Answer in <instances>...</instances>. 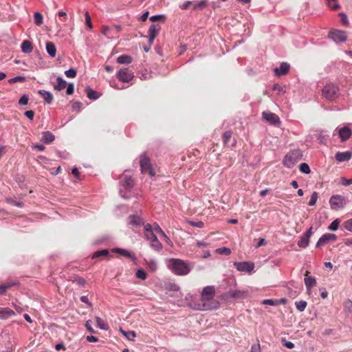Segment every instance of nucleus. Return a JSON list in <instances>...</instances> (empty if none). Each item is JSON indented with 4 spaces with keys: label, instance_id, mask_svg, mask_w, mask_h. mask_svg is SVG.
<instances>
[{
    "label": "nucleus",
    "instance_id": "21",
    "mask_svg": "<svg viewBox=\"0 0 352 352\" xmlns=\"http://www.w3.org/2000/svg\"><path fill=\"white\" fill-rule=\"evenodd\" d=\"M15 314L14 311L10 308L0 309V319L6 320Z\"/></svg>",
    "mask_w": 352,
    "mask_h": 352
},
{
    "label": "nucleus",
    "instance_id": "48",
    "mask_svg": "<svg viewBox=\"0 0 352 352\" xmlns=\"http://www.w3.org/2000/svg\"><path fill=\"white\" fill-rule=\"evenodd\" d=\"M217 252L220 254H225V255H229L231 253V250L228 248L223 247L218 248L217 250Z\"/></svg>",
    "mask_w": 352,
    "mask_h": 352
},
{
    "label": "nucleus",
    "instance_id": "22",
    "mask_svg": "<svg viewBox=\"0 0 352 352\" xmlns=\"http://www.w3.org/2000/svg\"><path fill=\"white\" fill-rule=\"evenodd\" d=\"M144 234L147 240L150 241L153 239L156 234L154 233L153 227L151 224L147 223L144 226Z\"/></svg>",
    "mask_w": 352,
    "mask_h": 352
},
{
    "label": "nucleus",
    "instance_id": "59",
    "mask_svg": "<svg viewBox=\"0 0 352 352\" xmlns=\"http://www.w3.org/2000/svg\"><path fill=\"white\" fill-rule=\"evenodd\" d=\"M248 352H261L260 344L257 343L256 344H253L251 346V350Z\"/></svg>",
    "mask_w": 352,
    "mask_h": 352
},
{
    "label": "nucleus",
    "instance_id": "1",
    "mask_svg": "<svg viewBox=\"0 0 352 352\" xmlns=\"http://www.w3.org/2000/svg\"><path fill=\"white\" fill-rule=\"evenodd\" d=\"M214 287L206 286L202 289L200 299L198 301H192L190 306L194 309L200 311L215 309L219 307V302L214 299Z\"/></svg>",
    "mask_w": 352,
    "mask_h": 352
},
{
    "label": "nucleus",
    "instance_id": "5",
    "mask_svg": "<svg viewBox=\"0 0 352 352\" xmlns=\"http://www.w3.org/2000/svg\"><path fill=\"white\" fill-rule=\"evenodd\" d=\"M339 87L336 84L328 83L322 90V96L330 101L334 100L338 96Z\"/></svg>",
    "mask_w": 352,
    "mask_h": 352
},
{
    "label": "nucleus",
    "instance_id": "45",
    "mask_svg": "<svg viewBox=\"0 0 352 352\" xmlns=\"http://www.w3.org/2000/svg\"><path fill=\"white\" fill-rule=\"evenodd\" d=\"M340 225V221L338 219L334 220L328 227V229L331 231H336Z\"/></svg>",
    "mask_w": 352,
    "mask_h": 352
},
{
    "label": "nucleus",
    "instance_id": "23",
    "mask_svg": "<svg viewBox=\"0 0 352 352\" xmlns=\"http://www.w3.org/2000/svg\"><path fill=\"white\" fill-rule=\"evenodd\" d=\"M55 140L54 135L47 131L43 133L41 141L45 144H50Z\"/></svg>",
    "mask_w": 352,
    "mask_h": 352
},
{
    "label": "nucleus",
    "instance_id": "36",
    "mask_svg": "<svg viewBox=\"0 0 352 352\" xmlns=\"http://www.w3.org/2000/svg\"><path fill=\"white\" fill-rule=\"evenodd\" d=\"M34 23L38 26L41 25L43 23V15L38 12H36L34 13Z\"/></svg>",
    "mask_w": 352,
    "mask_h": 352
},
{
    "label": "nucleus",
    "instance_id": "13",
    "mask_svg": "<svg viewBox=\"0 0 352 352\" xmlns=\"http://www.w3.org/2000/svg\"><path fill=\"white\" fill-rule=\"evenodd\" d=\"M337 236L331 233H326L323 234L317 241L316 246L317 248L322 246L330 241H336L337 240Z\"/></svg>",
    "mask_w": 352,
    "mask_h": 352
},
{
    "label": "nucleus",
    "instance_id": "52",
    "mask_svg": "<svg viewBox=\"0 0 352 352\" xmlns=\"http://www.w3.org/2000/svg\"><path fill=\"white\" fill-rule=\"evenodd\" d=\"M28 96L26 95H23L19 100V104L21 105H26L28 103Z\"/></svg>",
    "mask_w": 352,
    "mask_h": 352
},
{
    "label": "nucleus",
    "instance_id": "42",
    "mask_svg": "<svg viewBox=\"0 0 352 352\" xmlns=\"http://www.w3.org/2000/svg\"><path fill=\"white\" fill-rule=\"evenodd\" d=\"M318 192H313L311 195V198H310V200L308 203V205L309 206H314L316 205V201L318 200Z\"/></svg>",
    "mask_w": 352,
    "mask_h": 352
},
{
    "label": "nucleus",
    "instance_id": "63",
    "mask_svg": "<svg viewBox=\"0 0 352 352\" xmlns=\"http://www.w3.org/2000/svg\"><path fill=\"white\" fill-rule=\"evenodd\" d=\"M272 89L274 91H277L278 92L285 93V91L283 90V87L277 83H275L273 85Z\"/></svg>",
    "mask_w": 352,
    "mask_h": 352
},
{
    "label": "nucleus",
    "instance_id": "32",
    "mask_svg": "<svg viewBox=\"0 0 352 352\" xmlns=\"http://www.w3.org/2000/svg\"><path fill=\"white\" fill-rule=\"evenodd\" d=\"M309 244V239L306 237L304 234L300 237V240L298 241V245L300 248H305Z\"/></svg>",
    "mask_w": 352,
    "mask_h": 352
},
{
    "label": "nucleus",
    "instance_id": "56",
    "mask_svg": "<svg viewBox=\"0 0 352 352\" xmlns=\"http://www.w3.org/2000/svg\"><path fill=\"white\" fill-rule=\"evenodd\" d=\"M85 21H86V24L88 26V28L89 29H91L92 28L91 19V16L88 12H86V13H85Z\"/></svg>",
    "mask_w": 352,
    "mask_h": 352
},
{
    "label": "nucleus",
    "instance_id": "58",
    "mask_svg": "<svg viewBox=\"0 0 352 352\" xmlns=\"http://www.w3.org/2000/svg\"><path fill=\"white\" fill-rule=\"evenodd\" d=\"M190 224L196 228H202L204 226V223L202 221H190Z\"/></svg>",
    "mask_w": 352,
    "mask_h": 352
},
{
    "label": "nucleus",
    "instance_id": "41",
    "mask_svg": "<svg viewBox=\"0 0 352 352\" xmlns=\"http://www.w3.org/2000/svg\"><path fill=\"white\" fill-rule=\"evenodd\" d=\"M299 170L301 173L309 174L311 172L310 168L307 163H302L299 166Z\"/></svg>",
    "mask_w": 352,
    "mask_h": 352
},
{
    "label": "nucleus",
    "instance_id": "26",
    "mask_svg": "<svg viewBox=\"0 0 352 352\" xmlns=\"http://www.w3.org/2000/svg\"><path fill=\"white\" fill-rule=\"evenodd\" d=\"M86 92H87V98L90 100H97L101 96L100 93L92 89L90 87H88L86 89Z\"/></svg>",
    "mask_w": 352,
    "mask_h": 352
},
{
    "label": "nucleus",
    "instance_id": "30",
    "mask_svg": "<svg viewBox=\"0 0 352 352\" xmlns=\"http://www.w3.org/2000/svg\"><path fill=\"white\" fill-rule=\"evenodd\" d=\"M57 84L54 85V89L58 91H60L65 88L67 86L66 81L61 77H58L56 78Z\"/></svg>",
    "mask_w": 352,
    "mask_h": 352
},
{
    "label": "nucleus",
    "instance_id": "4",
    "mask_svg": "<svg viewBox=\"0 0 352 352\" xmlns=\"http://www.w3.org/2000/svg\"><path fill=\"white\" fill-rule=\"evenodd\" d=\"M302 154L300 150L295 149L288 153L284 157L283 165L291 168L295 166V164L301 160Z\"/></svg>",
    "mask_w": 352,
    "mask_h": 352
},
{
    "label": "nucleus",
    "instance_id": "10",
    "mask_svg": "<svg viewBox=\"0 0 352 352\" xmlns=\"http://www.w3.org/2000/svg\"><path fill=\"white\" fill-rule=\"evenodd\" d=\"M118 78L120 81L129 82L133 77V72L129 70V67H122L117 74Z\"/></svg>",
    "mask_w": 352,
    "mask_h": 352
},
{
    "label": "nucleus",
    "instance_id": "7",
    "mask_svg": "<svg viewBox=\"0 0 352 352\" xmlns=\"http://www.w3.org/2000/svg\"><path fill=\"white\" fill-rule=\"evenodd\" d=\"M164 67H140L138 71V75L142 80H148L154 76L157 75V73H160L162 69Z\"/></svg>",
    "mask_w": 352,
    "mask_h": 352
},
{
    "label": "nucleus",
    "instance_id": "47",
    "mask_svg": "<svg viewBox=\"0 0 352 352\" xmlns=\"http://www.w3.org/2000/svg\"><path fill=\"white\" fill-rule=\"evenodd\" d=\"M65 74L67 78H74L76 76V70L71 67L65 72Z\"/></svg>",
    "mask_w": 352,
    "mask_h": 352
},
{
    "label": "nucleus",
    "instance_id": "15",
    "mask_svg": "<svg viewBox=\"0 0 352 352\" xmlns=\"http://www.w3.org/2000/svg\"><path fill=\"white\" fill-rule=\"evenodd\" d=\"M129 224L132 226L139 227L144 224V219L141 215L135 214H131L128 217Z\"/></svg>",
    "mask_w": 352,
    "mask_h": 352
},
{
    "label": "nucleus",
    "instance_id": "62",
    "mask_svg": "<svg viewBox=\"0 0 352 352\" xmlns=\"http://www.w3.org/2000/svg\"><path fill=\"white\" fill-rule=\"evenodd\" d=\"M282 342H283V345L288 349H293L294 347V343H292V342L287 341L285 339H283L282 340Z\"/></svg>",
    "mask_w": 352,
    "mask_h": 352
},
{
    "label": "nucleus",
    "instance_id": "17",
    "mask_svg": "<svg viewBox=\"0 0 352 352\" xmlns=\"http://www.w3.org/2000/svg\"><path fill=\"white\" fill-rule=\"evenodd\" d=\"M352 152H338L335 155V159L339 162H348L351 159Z\"/></svg>",
    "mask_w": 352,
    "mask_h": 352
},
{
    "label": "nucleus",
    "instance_id": "20",
    "mask_svg": "<svg viewBox=\"0 0 352 352\" xmlns=\"http://www.w3.org/2000/svg\"><path fill=\"white\" fill-rule=\"evenodd\" d=\"M38 93L43 97L46 103L51 104L53 101L54 96L51 92L44 89H40Z\"/></svg>",
    "mask_w": 352,
    "mask_h": 352
},
{
    "label": "nucleus",
    "instance_id": "8",
    "mask_svg": "<svg viewBox=\"0 0 352 352\" xmlns=\"http://www.w3.org/2000/svg\"><path fill=\"white\" fill-rule=\"evenodd\" d=\"M234 266L241 272L252 274L254 272V263L250 261L234 262Z\"/></svg>",
    "mask_w": 352,
    "mask_h": 352
},
{
    "label": "nucleus",
    "instance_id": "24",
    "mask_svg": "<svg viewBox=\"0 0 352 352\" xmlns=\"http://www.w3.org/2000/svg\"><path fill=\"white\" fill-rule=\"evenodd\" d=\"M150 245L154 250L157 252H160L163 248L162 244L158 240L157 236L150 240Z\"/></svg>",
    "mask_w": 352,
    "mask_h": 352
},
{
    "label": "nucleus",
    "instance_id": "55",
    "mask_svg": "<svg viewBox=\"0 0 352 352\" xmlns=\"http://www.w3.org/2000/svg\"><path fill=\"white\" fill-rule=\"evenodd\" d=\"M262 304L275 306L278 305V302H276V300H274L272 299H265L263 300Z\"/></svg>",
    "mask_w": 352,
    "mask_h": 352
},
{
    "label": "nucleus",
    "instance_id": "6",
    "mask_svg": "<svg viewBox=\"0 0 352 352\" xmlns=\"http://www.w3.org/2000/svg\"><path fill=\"white\" fill-rule=\"evenodd\" d=\"M140 164L142 173L148 174L151 177L155 176V173L151 166L150 159L146 154L140 155Z\"/></svg>",
    "mask_w": 352,
    "mask_h": 352
},
{
    "label": "nucleus",
    "instance_id": "38",
    "mask_svg": "<svg viewBox=\"0 0 352 352\" xmlns=\"http://www.w3.org/2000/svg\"><path fill=\"white\" fill-rule=\"evenodd\" d=\"M344 311L346 313H352V301L349 299L344 302Z\"/></svg>",
    "mask_w": 352,
    "mask_h": 352
},
{
    "label": "nucleus",
    "instance_id": "9",
    "mask_svg": "<svg viewBox=\"0 0 352 352\" xmlns=\"http://www.w3.org/2000/svg\"><path fill=\"white\" fill-rule=\"evenodd\" d=\"M345 199L341 195H333L329 199V204L332 210H338L345 206Z\"/></svg>",
    "mask_w": 352,
    "mask_h": 352
},
{
    "label": "nucleus",
    "instance_id": "53",
    "mask_svg": "<svg viewBox=\"0 0 352 352\" xmlns=\"http://www.w3.org/2000/svg\"><path fill=\"white\" fill-rule=\"evenodd\" d=\"M339 15L341 17V22L343 25H349V20H348V17L346 16V14H344V12H341L339 14Z\"/></svg>",
    "mask_w": 352,
    "mask_h": 352
},
{
    "label": "nucleus",
    "instance_id": "28",
    "mask_svg": "<svg viewBox=\"0 0 352 352\" xmlns=\"http://www.w3.org/2000/svg\"><path fill=\"white\" fill-rule=\"evenodd\" d=\"M132 57L126 55V54H122L117 58V63L120 65L124 64H130L132 62Z\"/></svg>",
    "mask_w": 352,
    "mask_h": 352
},
{
    "label": "nucleus",
    "instance_id": "35",
    "mask_svg": "<svg viewBox=\"0 0 352 352\" xmlns=\"http://www.w3.org/2000/svg\"><path fill=\"white\" fill-rule=\"evenodd\" d=\"M96 325L99 329H102V330L108 329V325L100 317H98V316L96 317Z\"/></svg>",
    "mask_w": 352,
    "mask_h": 352
},
{
    "label": "nucleus",
    "instance_id": "51",
    "mask_svg": "<svg viewBox=\"0 0 352 352\" xmlns=\"http://www.w3.org/2000/svg\"><path fill=\"white\" fill-rule=\"evenodd\" d=\"M343 226L347 231L352 232V218L344 221Z\"/></svg>",
    "mask_w": 352,
    "mask_h": 352
},
{
    "label": "nucleus",
    "instance_id": "25",
    "mask_svg": "<svg viewBox=\"0 0 352 352\" xmlns=\"http://www.w3.org/2000/svg\"><path fill=\"white\" fill-rule=\"evenodd\" d=\"M191 2L192 3L191 4L192 9L194 10H197V9L203 10L204 8H205L207 6V1L206 0H201L200 1H191Z\"/></svg>",
    "mask_w": 352,
    "mask_h": 352
},
{
    "label": "nucleus",
    "instance_id": "29",
    "mask_svg": "<svg viewBox=\"0 0 352 352\" xmlns=\"http://www.w3.org/2000/svg\"><path fill=\"white\" fill-rule=\"evenodd\" d=\"M46 50L49 55H50L52 57H54L56 56V48L55 45L51 42H47L46 43Z\"/></svg>",
    "mask_w": 352,
    "mask_h": 352
},
{
    "label": "nucleus",
    "instance_id": "27",
    "mask_svg": "<svg viewBox=\"0 0 352 352\" xmlns=\"http://www.w3.org/2000/svg\"><path fill=\"white\" fill-rule=\"evenodd\" d=\"M21 50L26 54L31 53L33 50L32 43L28 40L24 41L21 44Z\"/></svg>",
    "mask_w": 352,
    "mask_h": 352
},
{
    "label": "nucleus",
    "instance_id": "19",
    "mask_svg": "<svg viewBox=\"0 0 352 352\" xmlns=\"http://www.w3.org/2000/svg\"><path fill=\"white\" fill-rule=\"evenodd\" d=\"M309 272H306V275L304 278L305 284L307 291L309 292L313 286H314L316 283V280L315 277L313 276H307Z\"/></svg>",
    "mask_w": 352,
    "mask_h": 352
},
{
    "label": "nucleus",
    "instance_id": "60",
    "mask_svg": "<svg viewBox=\"0 0 352 352\" xmlns=\"http://www.w3.org/2000/svg\"><path fill=\"white\" fill-rule=\"evenodd\" d=\"M74 91V85L73 83H69L67 85L66 93L68 95H72V94H73Z\"/></svg>",
    "mask_w": 352,
    "mask_h": 352
},
{
    "label": "nucleus",
    "instance_id": "43",
    "mask_svg": "<svg viewBox=\"0 0 352 352\" xmlns=\"http://www.w3.org/2000/svg\"><path fill=\"white\" fill-rule=\"evenodd\" d=\"M136 277L141 280H145L147 278V274L143 269H139L136 272Z\"/></svg>",
    "mask_w": 352,
    "mask_h": 352
},
{
    "label": "nucleus",
    "instance_id": "49",
    "mask_svg": "<svg viewBox=\"0 0 352 352\" xmlns=\"http://www.w3.org/2000/svg\"><path fill=\"white\" fill-rule=\"evenodd\" d=\"M232 133L230 131H226L223 135V140L225 144H228L232 137Z\"/></svg>",
    "mask_w": 352,
    "mask_h": 352
},
{
    "label": "nucleus",
    "instance_id": "14",
    "mask_svg": "<svg viewBox=\"0 0 352 352\" xmlns=\"http://www.w3.org/2000/svg\"><path fill=\"white\" fill-rule=\"evenodd\" d=\"M160 30V25L158 24H152L148 31L149 39L148 43L152 45L155 38L157 36Z\"/></svg>",
    "mask_w": 352,
    "mask_h": 352
},
{
    "label": "nucleus",
    "instance_id": "16",
    "mask_svg": "<svg viewBox=\"0 0 352 352\" xmlns=\"http://www.w3.org/2000/svg\"><path fill=\"white\" fill-rule=\"evenodd\" d=\"M352 135V131L348 126H344L338 129V135L342 142L348 140Z\"/></svg>",
    "mask_w": 352,
    "mask_h": 352
},
{
    "label": "nucleus",
    "instance_id": "64",
    "mask_svg": "<svg viewBox=\"0 0 352 352\" xmlns=\"http://www.w3.org/2000/svg\"><path fill=\"white\" fill-rule=\"evenodd\" d=\"M192 3L191 1H186L182 5L180 6V8L182 10L188 9Z\"/></svg>",
    "mask_w": 352,
    "mask_h": 352
},
{
    "label": "nucleus",
    "instance_id": "39",
    "mask_svg": "<svg viewBox=\"0 0 352 352\" xmlns=\"http://www.w3.org/2000/svg\"><path fill=\"white\" fill-rule=\"evenodd\" d=\"M146 264L148 267V269L151 272H155L157 269V262L154 259H150L148 261H146Z\"/></svg>",
    "mask_w": 352,
    "mask_h": 352
},
{
    "label": "nucleus",
    "instance_id": "11",
    "mask_svg": "<svg viewBox=\"0 0 352 352\" xmlns=\"http://www.w3.org/2000/svg\"><path fill=\"white\" fill-rule=\"evenodd\" d=\"M329 37L336 43L346 41V33L339 30H333L329 32Z\"/></svg>",
    "mask_w": 352,
    "mask_h": 352
},
{
    "label": "nucleus",
    "instance_id": "3",
    "mask_svg": "<svg viewBox=\"0 0 352 352\" xmlns=\"http://www.w3.org/2000/svg\"><path fill=\"white\" fill-rule=\"evenodd\" d=\"M126 170L120 177L119 193L120 195L124 199L129 198L126 195L127 192H130L134 186L135 182L132 176L129 175Z\"/></svg>",
    "mask_w": 352,
    "mask_h": 352
},
{
    "label": "nucleus",
    "instance_id": "12",
    "mask_svg": "<svg viewBox=\"0 0 352 352\" xmlns=\"http://www.w3.org/2000/svg\"><path fill=\"white\" fill-rule=\"evenodd\" d=\"M262 116L263 119L270 124L278 125L280 123L279 117L274 113L263 111Z\"/></svg>",
    "mask_w": 352,
    "mask_h": 352
},
{
    "label": "nucleus",
    "instance_id": "31",
    "mask_svg": "<svg viewBox=\"0 0 352 352\" xmlns=\"http://www.w3.org/2000/svg\"><path fill=\"white\" fill-rule=\"evenodd\" d=\"M290 67H275L274 69V74L276 76H280L287 74Z\"/></svg>",
    "mask_w": 352,
    "mask_h": 352
},
{
    "label": "nucleus",
    "instance_id": "33",
    "mask_svg": "<svg viewBox=\"0 0 352 352\" xmlns=\"http://www.w3.org/2000/svg\"><path fill=\"white\" fill-rule=\"evenodd\" d=\"M120 332L124 335L126 338L129 340H133L135 338V333L133 331H124L122 329H120Z\"/></svg>",
    "mask_w": 352,
    "mask_h": 352
},
{
    "label": "nucleus",
    "instance_id": "50",
    "mask_svg": "<svg viewBox=\"0 0 352 352\" xmlns=\"http://www.w3.org/2000/svg\"><path fill=\"white\" fill-rule=\"evenodd\" d=\"M109 254V251L107 250H102L98 252H96L94 255L93 258H98L102 256H107Z\"/></svg>",
    "mask_w": 352,
    "mask_h": 352
},
{
    "label": "nucleus",
    "instance_id": "46",
    "mask_svg": "<svg viewBox=\"0 0 352 352\" xmlns=\"http://www.w3.org/2000/svg\"><path fill=\"white\" fill-rule=\"evenodd\" d=\"M25 80V78L23 76H18L8 80V82L10 84L18 82H24Z\"/></svg>",
    "mask_w": 352,
    "mask_h": 352
},
{
    "label": "nucleus",
    "instance_id": "40",
    "mask_svg": "<svg viewBox=\"0 0 352 352\" xmlns=\"http://www.w3.org/2000/svg\"><path fill=\"white\" fill-rule=\"evenodd\" d=\"M307 302L305 300L296 301L295 305L299 311H303L307 307Z\"/></svg>",
    "mask_w": 352,
    "mask_h": 352
},
{
    "label": "nucleus",
    "instance_id": "44",
    "mask_svg": "<svg viewBox=\"0 0 352 352\" xmlns=\"http://www.w3.org/2000/svg\"><path fill=\"white\" fill-rule=\"evenodd\" d=\"M327 5L331 9L336 10L340 8V5L337 3V0H327Z\"/></svg>",
    "mask_w": 352,
    "mask_h": 352
},
{
    "label": "nucleus",
    "instance_id": "18",
    "mask_svg": "<svg viewBox=\"0 0 352 352\" xmlns=\"http://www.w3.org/2000/svg\"><path fill=\"white\" fill-rule=\"evenodd\" d=\"M245 292L234 289V290H230L226 294V296L227 298H241L245 295Z\"/></svg>",
    "mask_w": 352,
    "mask_h": 352
},
{
    "label": "nucleus",
    "instance_id": "34",
    "mask_svg": "<svg viewBox=\"0 0 352 352\" xmlns=\"http://www.w3.org/2000/svg\"><path fill=\"white\" fill-rule=\"evenodd\" d=\"M115 252L118 253L122 256L129 257V258H133L134 257L133 254H132L129 250L122 249V248H116L113 250Z\"/></svg>",
    "mask_w": 352,
    "mask_h": 352
},
{
    "label": "nucleus",
    "instance_id": "57",
    "mask_svg": "<svg viewBox=\"0 0 352 352\" xmlns=\"http://www.w3.org/2000/svg\"><path fill=\"white\" fill-rule=\"evenodd\" d=\"M341 184L344 186H348L352 184V178L348 179L344 177H341Z\"/></svg>",
    "mask_w": 352,
    "mask_h": 352
},
{
    "label": "nucleus",
    "instance_id": "2",
    "mask_svg": "<svg viewBox=\"0 0 352 352\" xmlns=\"http://www.w3.org/2000/svg\"><path fill=\"white\" fill-rule=\"evenodd\" d=\"M168 268L178 276L187 275L191 270L189 263L179 258H170L167 261Z\"/></svg>",
    "mask_w": 352,
    "mask_h": 352
},
{
    "label": "nucleus",
    "instance_id": "54",
    "mask_svg": "<svg viewBox=\"0 0 352 352\" xmlns=\"http://www.w3.org/2000/svg\"><path fill=\"white\" fill-rule=\"evenodd\" d=\"M74 282L77 285L82 286V287H83L86 283V280L83 278L80 277V276L76 277L74 279Z\"/></svg>",
    "mask_w": 352,
    "mask_h": 352
},
{
    "label": "nucleus",
    "instance_id": "61",
    "mask_svg": "<svg viewBox=\"0 0 352 352\" xmlns=\"http://www.w3.org/2000/svg\"><path fill=\"white\" fill-rule=\"evenodd\" d=\"M153 232L158 233V234H163L164 232L162 230V228L160 227V226L157 223H154L153 228Z\"/></svg>",
    "mask_w": 352,
    "mask_h": 352
},
{
    "label": "nucleus",
    "instance_id": "37",
    "mask_svg": "<svg viewBox=\"0 0 352 352\" xmlns=\"http://www.w3.org/2000/svg\"><path fill=\"white\" fill-rule=\"evenodd\" d=\"M113 30L108 26H102V34L106 36L108 38H113Z\"/></svg>",
    "mask_w": 352,
    "mask_h": 352
}]
</instances>
